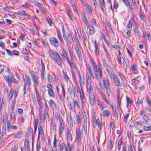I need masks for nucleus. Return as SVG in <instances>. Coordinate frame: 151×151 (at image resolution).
Here are the masks:
<instances>
[{"instance_id": "nucleus-1", "label": "nucleus", "mask_w": 151, "mask_h": 151, "mask_svg": "<svg viewBox=\"0 0 151 151\" xmlns=\"http://www.w3.org/2000/svg\"><path fill=\"white\" fill-rule=\"evenodd\" d=\"M24 85L23 87L24 94H25L26 93V91L27 90L29 91L31 89L30 86L31 84V81L27 74H25L24 77L23 78Z\"/></svg>"}, {"instance_id": "nucleus-2", "label": "nucleus", "mask_w": 151, "mask_h": 151, "mask_svg": "<svg viewBox=\"0 0 151 151\" xmlns=\"http://www.w3.org/2000/svg\"><path fill=\"white\" fill-rule=\"evenodd\" d=\"M103 81L104 87L107 90L106 91V93L107 96L109 97L110 95V93L111 92L110 81L108 78H104Z\"/></svg>"}, {"instance_id": "nucleus-3", "label": "nucleus", "mask_w": 151, "mask_h": 151, "mask_svg": "<svg viewBox=\"0 0 151 151\" xmlns=\"http://www.w3.org/2000/svg\"><path fill=\"white\" fill-rule=\"evenodd\" d=\"M83 132L81 130L80 128L77 127L76 129V139L78 144H80L83 137Z\"/></svg>"}, {"instance_id": "nucleus-4", "label": "nucleus", "mask_w": 151, "mask_h": 151, "mask_svg": "<svg viewBox=\"0 0 151 151\" xmlns=\"http://www.w3.org/2000/svg\"><path fill=\"white\" fill-rule=\"evenodd\" d=\"M86 78L90 81L91 80V78L94 79L95 77L90 65H87L86 66Z\"/></svg>"}, {"instance_id": "nucleus-5", "label": "nucleus", "mask_w": 151, "mask_h": 151, "mask_svg": "<svg viewBox=\"0 0 151 151\" xmlns=\"http://www.w3.org/2000/svg\"><path fill=\"white\" fill-rule=\"evenodd\" d=\"M70 109L72 111L76 113V109H80V106L79 102L77 100H74L73 104L71 103L69 104Z\"/></svg>"}, {"instance_id": "nucleus-6", "label": "nucleus", "mask_w": 151, "mask_h": 151, "mask_svg": "<svg viewBox=\"0 0 151 151\" xmlns=\"http://www.w3.org/2000/svg\"><path fill=\"white\" fill-rule=\"evenodd\" d=\"M29 72L33 79L35 88H37L39 86V82L38 81V77L37 76L35 73L33 71L31 70Z\"/></svg>"}, {"instance_id": "nucleus-7", "label": "nucleus", "mask_w": 151, "mask_h": 151, "mask_svg": "<svg viewBox=\"0 0 151 151\" xmlns=\"http://www.w3.org/2000/svg\"><path fill=\"white\" fill-rule=\"evenodd\" d=\"M98 91L102 99L106 102L107 104L112 108V109H113L114 107L113 105L111 104L110 101L108 99L106 95L103 91L101 89H100L98 90Z\"/></svg>"}, {"instance_id": "nucleus-8", "label": "nucleus", "mask_w": 151, "mask_h": 151, "mask_svg": "<svg viewBox=\"0 0 151 151\" xmlns=\"http://www.w3.org/2000/svg\"><path fill=\"white\" fill-rule=\"evenodd\" d=\"M111 78H112L114 85L117 86H121L120 80L117 76L114 74L111 73L109 75Z\"/></svg>"}, {"instance_id": "nucleus-9", "label": "nucleus", "mask_w": 151, "mask_h": 151, "mask_svg": "<svg viewBox=\"0 0 151 151\" xmlns=\"http://www.w3.org/2000/svg\"><path fill=\"white\" fill-rule=\"evenodd\" d=\"M97 78H101L103 76V73L101 67H99L93 70Z\"/></svg>"}, {"instance_id": "nucleus-10", "label": "nucleus", "mask_w": 151, "mask_h": 151, "mask_svg": "<svg viewBox=\"0 0 151 151\" xmlns=\"http://www.w3.org/2000/svg\"><path fill=\"white\" fill-rule=\"evenodd\" d=\"M3 77L5 80L7 82L9 85L11 87V83L13 82V80L14 79V75L13 74H11L9 76H6L5 75H3Z\"/></svg>"}, {"instance_id": "nucleus-11", "label": "nucleus", "mask_w": 151, "mask_h": 151, "mask_svg": "<svg viewBox=\"0 0 151 151\" xmlns=\"http://www.w3.org/2000/svg\"><path fill=\"white\" fill-rule=\"evenodd\" d=\"M96 95L94 93H91L89 94V101L91 106H94L95 104L96 101Z\"/></svg>"}, {"instance_id": "nucleus-12", "label": "nucleus", "mask_w": 151, "mask_h": 151, "mask_svg": "<svg viewBox=\"0 0 151 151\" xmlns=\"http://www.w3.org/2000/svg\"><path fill=\"white\" fill-rule=\"evenodd\" d=\"M65 123L63 121V120H61L60 121V126L59 128V137H61L62 136V132L65 129Z\"/></svg>"}, {"instance_id": "nucleus-13", "label": "nucleus", "mask_w": 151, "mask_h": 151, "mask_svg": "<svg viewBox=\"0 0 151 151\" xmlns=\"http://www.w3.org/2000/svg\"><path fill=\"white\" fill-rule=\"evenodd\" d=\"M50 43L54 46L57 47L59 46V42L58 40L54 37H51L49 38Z\"/></svg>"}, {"instance_id": "nucleus-14", "label": "nucleus", "mask_w": 151, "mask_h": 151, "mask_svg": "<svg viewBox=\"0 0 151 151\" xmlns=\"http://www.w3.org/2000/svg\"><path fill=\"white\" fill-rule=\"evenodd\" d=\"M75 49L79 59L82 60V57L81 53V48L80 45H75Z\"/></svg>"}, {"instance_id": "nucleus-15", "label": "nucleus", "mask_w": 151, "mask_h": 151, "mask_svg": "<svg viewBox=\"0 0 151 151\" xmlns=\"http://www.w3.org/2000/svg\"><path fill=\"white\" fill-rule=\"evenodd\" d=\"M118 74L119 76L120 77L121 80L122 81V85L124 87H126L127 86L126 84L125 83V82L126 81V79L125 76H124L123 74L120 72L118 73Z\"/></svg>"}, {"instance_id": "nucleus-16", "label": "nucleus", "mask_w": 151, "mask_h": 151, "mask_svg": "<svg viewBox=\"0 0 151 151\" xmlns=\"http://www.w3.org/2000/svg\"><path fill=\"white\" fill-rule=\"evenodd\" d=\"M10 121H9L11 123L13 124L15 122L16 120L15 116V113L14 111H12L11 114L10 115Z\"/></svg>"}, {"instance_id": "nucleus-17", "label": "nucleus", "mask_w": 151, "mask_h": 151, "mask_svg": "<svg viewBox=\"0 0 151 151\" xmlns=\"http://www.w3.org/2000/svg\"><path fill=\"white\" fill-rule=\"evenodd\" d=\"M67 138L68 141L71 142L72 140V135L71 131L69 129H67Z\"/></svg>"}, {"instance_id": "nucleus-18", "label": "nucleus", "mask_w": 151, "mask_h": 151, "mask_svg": "<svg viewBox=\"0 0 151 151\" xmlns=\"http://www.w3.org/2000/svg\"><path fill=\"white\" fill-rule=\"evenodd\" d=\"M48 52L52 60H55V58L57 57L56 53H57L58 52L56 53V54H55L53 51L50 49H49Z\"/></svg>"}, {"instance_id": "nucleus-19", "label": "nucleus", "mask_w": 151, "mask_h": 151, "mask_svg": "<svg viewBox=\"0 0 151 151\" xmlns=\"http://www.w3.org/2000/svg\"><path fill=\"white\" fill-rule=\"evenodd\" d=\"M82 111V114L84 121L87 120V110L86 108L83 109H81Z\"/></svg>"}, {"instance_id": "nucleus-20", "label": "nucleus", "mask_w": 151, "mask_h": 151, "mask_svg": "<svg viewBox=\"0 0 151 151\" xmlns=\"http://www.w3.org/2000/svg\"><path fill=\"white\" fill-rule=\"evenodd\" d=\"M70 67L72 69L75 68L76 67V65L73 61V59H71L70 60H68V61Z\"/></svg>"}, {"instance_id": "nucleus-21", "label": "nucleus", "mask_w": 151, "mask_h": 151, "mask_svg": "<svg viewBox=\"0 0 151 151\" xmlns=\"http://www.w3.org/2000/svg\"><path fill=\"white\" fill-rule=\"evenodd\" d=\"M130 70L133 72V73L135 74L138 73L137 67L136 64H134L131 66Z\"/></svg>"}, {"instance_id": "nucleus-22", "label": "nucleus", "mask_w": 151, "mask_h": 151, "mask_svg": "<svg viewBox=\"0 0 151 151\" xmlns=\"http://www.w3.org/2000/svg\"><path fill=\"white\" fill-rule=\"evenodd\" d=\"M11 124L9 121H8L7 123V127L8 131L11 128L14 130L17 129L18 127L15 125H13L11 127L10 125Z\"/></svg>"}, {"instance_id": "nucleus-23", "label": "nucleus", "mask_w": 151, "mask_h": 151, "mask_svg": "<svg viewBox=\"0 0 151 151\" xmlns=\"http://www.w3.org/2000/svg\"><path fill=\"white\" fill-rule=\"evenodd\" d=\"M50 127L51 130L54 131L56 130L55 121L53 120L52 118H51V125Z\"/></svg>"}, {"instance_id": "nucleus-24", "label": "nucleus", "mask_w": 151, "mask_h": 151, "mask_svg": "<svg viewBox=\"0 0 151 151\" xmlns=\"http://www.w3.org/2000/svg\"><path fill=\"white\" fill-rule=\"evenodd\" d=\"M57 55V57L58 58V59H56L55 58V60H54L56 62V63L59 66H62V60L60 58V56L59 55V54L57 53H56Z\"/></svg>"}, {"instance_id": "nucleus-25", "label": "nucleus", "mask_w": 151, "mask_h": 151, "mask_svg": "<svg viewBox=\"0 0 151 151\" xmlns=\"http://www.w3.org/2000/svg\"><path fill=\"white\" fill-rule=\"evenodd\" d=\"M90 60L91 63V66L93 67V70H94V69L97 68H98V66L97 65L96 63L91 57L90 58Z\"/></svg>"}, {"instance_id": "nucleus-26", "label": "nucleus", "mask_w": 151, "mask_h": 151, "mask_svg": "<svg viewBox=\"0 0 151 151\" xmlns=\"http://www.w3.org/2000/svg\"><path fill=\"white\" fill-rule=\"evenodd\" d=\"M132 17L130 20L133 22L134 23H136L137 22H138V19L133 12H132Z\"/></svg>"}, {"instance_id": "nucleus-27", "label": "nucleus", "mask_w": 151, "mask_h": 151, "mask_svg": "<svg viewBox=\"0 0 151 151\" xmlns=\"http://www.w3.org/2000/svg\"><path fill=\"white\" fill-rule=\"evenodd\" d=\"M48 109L47 108L46 109H45L44 112V120H49V117L48 114Z\"/></svg>"}, {"instance_id": "nucleus-28", "label": "nucleus", "mask_w": 151, "mask_h": 151, "mask_svg": "<svg viewBox=\"0 0 151 151\" xmlns=\"http://www.w3.org/2000/svg\"><path fill=\"white\" fill-rule=\"evenodd\" d=\"M16 14L20 16H24L27 17H29V15L25 13V12L24 10H22V11H18L16 12Z\"/></svg>"}, {"instance_id": "nucleus-29", "label": "nucleus", "mask_w": 151, "mask_h": 151, "mask_svg": "<svg viewBox=\"0 0 151 151\" xmlns=\"http://www.w3.org/2000/svg\"><path fill=\"white\" fill-rule=\"evenodd\" d=\"M126 101H127V105L126 108H129V106L132 104L133 103L131 100L130 98L127 96L126 97Z\"/></svg>"}, {"instance_id": "nucleus-30", "label": "nucleus", "mask_w": 151, "mask_h": 151, "mask_svg": "<svg viewBox=\"0 0 151 151\" xmlns=\"http://www.w3.org/2000/svg\"><path fill=\"white\" fill-rule=\"evenodd\" d=\"M81 109H83L86 108V99H81Z\"/></svg>"}, {"instance_id": "nucleus-31", "label": "nucleus", "mask_w": 151, "mask_h": 151, "mask_svg": "<svg viewBox=\"0 0 151 151\" xmlns=\"http://www.w3.org/2000/svg\"><path fill=\"white\" fill-rule=\"evenodd\" d=\"M110 114V112L107 110H105L101 114V115L104 117H109Z\"/></svg>"}, {"instance_id": "nucleus-32", "label": "nucleus", "mask_w": 151, "mask_h": 151, "mask_svg": "<svg viewBox=\"0 0 151 151\" xmlns=\"http://www.w3.org/2000/svg\"><path fill=\"white\" fill-rule=\"evenodd\" d=\"M45 68H41V70L40 71V75L41 80L42 81H44L45 79Z\"/></svg>"}, {"instance_id": "nucleus-33", "label": "nucleus", "mask_w": 151, "mask_h": 151, "mask_svg": "<svg viewBox=\"0 0 151 151\" xmlns=\"http://www.w3.org/2000/svg\"><path fill=\"white\" fill-rule=\"evenodd\" d=\"M84 122L83 124V129L85 132V134H87V120L84 121Z\"/></svg>"}, {"instance_id": "nucleus-34", "label": "nucleus", "mask_w": 151, "mask_h": 151, "mask_svg": "<svg viewBox=\"0 0 151 151\" xmlns=\"http://www.w3.org/2000/svg\"><path fill=\"white\" fill-rule=\"evenodd\" d=\"M87 91L89 93V94H91V93H95V92L93 91L92 87H91L90 85L87 86Z\"/></svg>"}, {"instance_id": "nucleus-35", "label": "nucleus", "mask_w": 151, "mask_h": 151, "mask_svg": "<svg viewBox=\"0 0 151 151\" xmlns=\"http://www.w3.org/2000/svg\"><path fill=\"white\" fill-rule=\"evenodd\" d=\"M48 93L50 97L53 98L55 97V94L53 91L52 89L48 90Z\"/></svg>"}, {"instance_id": "nucleus-36", "label": "nucleus", "mask_w": 151, "mask_h": 151, "mask_svg": "<svg viewBox=\"0 0 151 151\" xmlns=\"http://www.w3.org/2000/svg\"><path fill=\"white\" fill-rule=\"evenodd\" d=\"M68 50L70 54V58H71V59H73V52L71 50V49L70 47V45H68Z\"/></svg>"}, {"instance_id": "nucleus-37", "label": "nucleus", "mask_w": 151, "mask_h": 151, "mask_svg": "<svg viewBox=\"0 0 151 151\" xmlns=\"http://www.w3.org/2000/svg\"><path fill=\"white\" fill-rule=\"evenodd\" d=\"M67 120L68 122L70 123L71 124V126H73V120L72 119V116L71 114H70L67 116Z\"/></svg>"}, {"instance_id": "nucleus-38", "label": "nucleus", "mask_w": 151, "mask_h": 151, "mask_svg": "<svg viewBox=\"0 0 151 151\" xmlns=\"http://www.w3.org/2000/svg\"><path fill=\"white\" fill-rule=\"evenodd\" d=\"M82 20L85 23L86 26H88V22L85 14L83 15L82 18Z\"/></svg>"}, {"instance_id": "nucleus-39", "label": "nucleus", "mask_w": 151, "mask_h": 151, "mask_svg": "<svg viewBox=\"0 0 151 151\" xmlns=\"http://www.w3.org/2000/svg\"><path fill=\"white\" fill-rule=\"evenodd\" d=\"M89 27V33L90 35H93L95 33L94 29L92 25H90Z\"/></svg>"}, {"instance_id": "nucleus-40", "label": "nucleus", "mask_w": 151, "mask_h": 151, "mask_svg": "<svg viewBox=\"0 0 151 151\" xmlns=\"http://www.w3.org/2000/svg\"><path fill=\"white\" fill-rule=\"evenodd\" d=\"M139 15L141 19L145 22L146 20V18L144 13H140Z\"/></svg>"}, {"instance_id": "nucleus-41", "label": "nucleus", "mask_w": 151, "mask_h": 151, "mask_svg": "<svg viewBox=\"0 0 151 151\" xmlns=\"http://www.w3.org/2000/svg\"><path fill=\"white\" fill-rule=\"evenodd\" d=\"M55 116V118L56 120L57 121L58 120H59V122L60 121V120H61H61H63L61 116H60V115H59L56 112L55 114H54Z\"/></svg>"}, {"instance_id": "nucleus-42", "label": "nucleus", "mask_w": 151, "mask_h": 151, "mask_svg": "<svg viewBox=\"0 0 151 151\" xmlns=\"http://www.w3.org/2000/svg\"><path fill=\"white\" fill-rule=\"evenodd\" d=\"M143 119L145 121L144 123L146 124H147L148 122V121L149 119V117L147 115L145 114L143 117Z\"/></svg>"}, {"instance_id": "nucleus-43", "label": "nucleus", "mask_w": 151, "mask_h": 151, "mask_svg": "<svg viewBox=\"0 0 151 151\" xmlns=\"http://www.w3.org/2000/svg\"><path fill=\"white\" fill-rule=\"evenodd\" d=\"M8 120V115L6 113L4 114L3 118V122L4 123H5Z\"/></svg>"}, {"instance_id": "nucleus-44", "label": "nucleus", "mask_w": 151, "mask_h": 151, "mask_svg": "<svg viewBox=\"0 0 151 151\" xmlns=\"http://www.w3.org/2000/svg\"><path fill=\"white\" fill-rule=\"evenodd\" d=\"M76 122L79 124L81 122V119L80 115L79 114L76 115L75 116Z\"/></svg>"}, {"instance_id": "nucleus-45", "label": "nucleus", "mask_w": 151, "mask_h": 151, "mask_svg": "<svg viewBox=\"0 0 151 151\" xmlns=\"http://www.w3.org/2000/svg\"><path fill=\"white\" fill-rule=\"evenodd\" d=\"M142 129L143 131H150L151 132V125L149 127H144Z\"/></svg>"}, {"instance_id": "nucleus-46", "label": "nucleus", "mask_w": 151, "mask_h": 151, "mask_svg": "<svg viewBox=\"0 0 151 151\" xmlns=\"http://www.w3.org/2000/svg\"><path fill=\"white\" fill-rule=\"evenodd\" d=\"M85 6L87 7V8L88 9V12H90V13H91L93 11V9L91 6H90L87 3H86V4H85Z\"/></svg>"}, {"instance_id": "nucleus-47", "label": "nucleus", "mask_w": 151, "mask_h": 151, "mask_svg": "<svg viewBox=\"0 0 151 151\" xmlns=\"http://www.w3.org/2000/svg\"><path fill=\"white\" fill-rule=\"evenodd\" d=\"M123 143V141L122 139H120L118 142V148L119 151L121 149V145Z\"/></svg>"}, {"instance_id": "nucleus-48", "label": "nucleus", "mask_w": 151, "mask_h": 151, "mask_svg": "<svg viewBox=\"0 0 151 151\" xmlns=\"http://www.w3.org/2000/svg\"><path fill=\"white\" fill-rule=\"evenodd\" d=\"M16 103V99H14L12 101V103L11 104V109L12 111H14V106Z\"/></svg>"}, {"instance_id": "nucleus-49", "label": "nucleus", "mask_w": 151, "mask_h": 151, "mask_svg": "<svg viewBox=\"0 0 151 151\" xmlns=\"http://www.w3.org/2000/svg\"><path fill=\"white\" fill-rule=\"evenodd\" d=\"M133 24V23L131 21V20H130L129 22V24L127 26L126 28L130 30L131 29Z\"/></svg>"}, {"instance_id": "nucleus-50", "label": "nucleus", "mask_w": 151, "mask_h": 151, "mask_svg": "<svg viewBox=\"0 0 151 151\" xmlns=\"http://www.w3.org/2000/svg\"><path fill=\"white\" fill-rule=\"evenodd\" d=\"M65 52L63 51H62L60 52V54L63 60L64 61H65Z\"/></svg>"}, {"instance_id": "nucleus-51", "label": "nucleus", "mask_w": 151, "mask_h": 151, "mask_svg": "<svg viewBox=\"0 0 151 151\" xmlns=\"http://www.w3.org/2000/svg\"><path fill=\"white\" fill-rule=\"evenodd\" d=\"M14 91V89H11L9 93L8 97L9 99L10 100H11V98H12V97Z\"/></svg>"}, {"instance_id": "nucleus-52", "label": "nucleus", "mask_w": 151, "mask_h": 151, "mask_svg": "<svg viewBox=\"0 0 151 151\" xmlns=\"http://www.w3.org/2000/svg\"><path fill=\"white\" fill-rule=\"evenodd\" d=\"M103 63L104 65V66L105 68H106V69L107 71V72L108 73H109V71L107 68V67H108V65L107 64V63L105 60H103Z\"/></svg>"}, {"instance_id": "nucleus-53", "label": "nucleus", "mask_w": 151, "mask_h": 151, "mask_svg": "<svg viewBox=\"0 0 151 151\" xmlns=\"http://www.w3.org/2000/svg\"><path fill=\"white\" fill-rule=\"evenodd\" d=\"M145 99L148 105L150 106L151 107V101L149 98L147 96H146Z\"/></svg>"}, {"instance_id": "nucleus-54", "label": "nucleus", "mask_w": 151, "mask_h": 151, "mask_svg": "<svg viewBox=\"0 0 151 151\" xmlns=\"http://www.w3.org/2000/svg\"><path fill=\"white\" fill-rule=\"evenodd\" d=\"M143 102V100L142 99L139 100V98L138 100L136 103V105L138 107Z\"/></svg>"}, {"instance_id": "nucleus-55", "label": "nucleus", "mask_w": 151, "mask_h": 151, "mask_svg": "<svg viewBox=\"0 0 151 151\" xmlns=\"http://www.w3.org/2000/svg\"><path fill=\"white\" fill-rule=\"evenodd\" d=\"M124 61L126 64V69H127L128 68H129V62L128 59H125ZM125 70H126V69Z\"/></svg>"}, {"instance_id": "nucleus-56", "label": "nucleus", "mask_w": 151, "mask_h": 151, "mask_svg": "<svg viewBox=\"0 0 151 151\" xmlns=\"http://www.w3.org/2000/svg\"><path fill=\"white\" fill-rule=\"evenodd\" d=\"M34 4L35 5L37 6L39 8L41 9L42 8V5L40 3H39L38 2H35V1Z\"/></svg>"}, {"instance_id": "nucleus-57", "label": "nucleus", "mask_w": 151, "mask_h": 151, "mask_svg": "<svg viewBox=\"0 0 151 151\" xmlns=\"http://www.w3.org/2000/svg\"><path fill=\"white\" fill-rule=\"evenodd\" d=\"M92 41L94 43V45L95 47V48H98V44L97 43V41L96 40H93V39L92 40Z\"/></svg>"}, {"instance_id": "nucleus-58", "label": "nucleus", "mask_w": 151, "mask_h": 151, "mask_svg": "<svg viewBox=\"0 0 151 151\" xmlns=\"http://www.w3.org/2000/svg\"><path fill=\"white\" fill-rule=\"evenodd\" d=\"M101 1H102V4H101L100 5V8H101V9L102 11H103L104 10L103 6L104 7H105V3L104 0H101Z\"/></svg>"}, {"instance_id": "nucleus-59", "label": "nucleus", "mask_w": 151, "mask_h": 151, "mask_svg": "<svg viewBox=\"0 0 151 151\" xmlns=\"http://www.w3.org/2000/svg\"><path fill=\"white\" fill-rule=\"evenodd\" d=\"M21 6L25 8H29V5L27 3L25 2V4L22 5Z\"/></svg>"}, {"instance_id": "nucleus-60", "label": "nucleus", "mask_w": 151, "mask_h": 151, "mask_svg": "<svg viewBox=\"0 0 151 151\" xmlns=\"http://www.w3.org/2000/svg\"><path fill=\"white\" fill-rule=\"evenodd\" d=\"M61 145L62 148L63 149H65V151H68L66 145L64 142L62 143Z\"/></svg>"}, {"instance_id": "nucleus-61", "label": "nucleus", "mask_w": 151, "mask_h": 151, "mask_svg": "<svg viewBox=\"0 0 151 151\" xmlns=\"http://www.w3.org/2000/svg\"><path fill=\"white\" fill-rule=\"evenodd\" d=\"M80 99H85V95H84V93L83 91H82V92H80Z\"/></svg>"}, {"instance_id": "nucleus-62", "label": "nucleus", "mask_w": 151, "mask_h": 151, "mask_svg": "<svg viewBox=\"0 0 151 151\" xmlns=\"http://www.w3.org/2000/svg\"><path fill=\"white\" fill-rule=\"evenodd\" d=\"M117 104L118 106H119V108H120L121 99L120 98H119V96H118L117 97Z\"/></svg>"}, {"instance_id": "nucleus-63", "label": "nucleus", "mask_w": 151, "mask_h": 151, "mask_svg": "<svg viewBox=\"0 0 151 151\" xmlns=\"http://www.w3.org/2000/svg\"><path fill=\"white\" fill-rule=\"evenodd\" d=\"M129 115L127 114L125 115L124 117V121L126 123H127V120L129 117Z\"/></svg>"}, {"instance_id": "nucleus-64", "label": "nucleus", "mask_w": 151, "mask_h": 151, "mask_svg": "<svg viewBox=\"0 0 151 151\" xmlns=\"http://www.w3.org/2000/svg\"><path fill=\"white\" fill-rule=\"evenodd\" d=\"M47 20L49 23L50 26H51L52 25V21L51 19L49 17L47 18Z\"/></svg>"}]
</instances>
